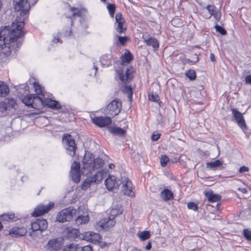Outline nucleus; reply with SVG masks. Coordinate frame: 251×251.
<instances>
[{"label": "nucleus", "mask_w": 251, "mask_h": 251, "mask_svg": "<svg viewBox=\"0 0 251 251\" xmlns=\"http://www.w3.org/2000/svg\"><path fill=\"white\" fill-rule=\"evenodd\" d=\"M16 18L11 26H5L0 30V47L1 52L9 55L12 51H16L21 46L20 42L22 35L24 22L28 18L31 5L37 0H13Z\"/></svg>", "instance_id": "nucleus-1"}, {"label": "nucleus", "mask_w": 251, "mask_h": 251, "mask_svg": "<svg viewBox=\"0 0 251 251\" xmlns=\"http://www.w3.org/2000/svg\"><path fill=\"white\" fill-rule=\"evenodd\" d=\"M104 161L100 157L94 158L93 155L86 152L84 156L81 167V173L84 176L97 173L103 166Z\"/></svg>", "instance_id": "nucleus-2"}, {"label": "nucleus", "mask_w": 251, "mask_h": 251, "mask_svg": "<svg viewBox=\"0 0 251 251\" xmlns=\"http://www.w3.org/2000/svg\"><path fill=\"white\" fill-rule=\"evenodd\" d=\"M104 184L106 188L111 191L117 189L121 184H122V191L125 195L130 197L134 196L132 182L127 177H122L121 180H120L114 176H109L105 180Z\"/></svg>", "instance_id": "nucleus-3"}, {"label": "nucleus", "mask_w": 251, "mask_h": 251, "mask_svg": "<svg viewBox=\"0 0 251 251\" xmlns=\"http://www.w3.org/2000/svg\"><path fill=\"white\" fill-rule=\"evenodd\" d=\"M122 212V206L119 205L114 206L110 210L109 217L100 220L98 224V226L101 229L108 230L114 226L115 224V217L121 214Z\"/></svg>", "instance_id": "nucleus-4"}, {"label": "nucleus", "mask_w": 251, "mask_h": 251, "mask_svg": "<svg viewBox=\"0 0 251 251\" xmlns=\"http://www.w3.org/2000/svg\"><path fill=\"white\" fill-rule=\"evenodd\" d=\"M33 85L36 93L37 95H40V98L42 100V108L44 106L54 110L59 109L61 108V105L58 101L46 97L45 92L38 83L34 82Z\"/></svg>", "instance_id": "nucleus-5"}, {"label": "nucleus", "mask_w": 251, "mask_h": 251, "mask_svg": "<svg viewBox=\"0 0 251 251\" xmlns=\"http://www.w3.org/2000/svg\"><path fill=\"white\" fill-rule=\"evenodd\" d=\"M106 174L107 171L105 170H100V171L95 173L92 176L87 177L82 184V189L86 190L91 185L101 182L105 176Z\"/></svg>", "instance_id": "nucleus-6"}, {"label": "nucleus", "mask_w": 251, "mask_h": 251, "mask_svg": "<svg viewBox=\"0 0 251 251\" xmlns=\"http://www.w3.org/2000/svg\"><path fill=\"white\" fill-rule=\"evenodd\" d=\"M22 101L25 105L36 109L42 108V100L40 95L29 94L25 96Z\"/></svg>", "instance_id": "nucleus-7"}, {"label": "nucleus", "mask_w": 251, "mask_h": 251, "mask_svg": "<svg viewBox=\"0 0 251 251\" xmlns=\"http://www.w3.org/2000/svg\"><path fill=\"white\" fill-rule=\"evenodd\" d=\"M62 142L67 153L71 156H75L76 147L74 137L68 134H64L62 137Z\"/></svg>", "instance_id": "nucleus-8"}, {"label": "nucleus", "mask_w": 251, "mask_h": 251, "mask_svg": "<svg viewBox=\"0 0 251 251\" xmlns=\"http://www.w3.org/2000/svg\"><path fill=\"white\" fill-rule=\"evenodd\" d=\"M134 69L131 66H128L126 70L119 68L116 70L117 76L123 84H126L133 78Z\"/></svg>", "instance_id": "nucleus-9"}, {"label": "nucleus", "mask_w": 251, "mask_h": 251, "mask_svg": "<svg viewBox=\"0 0 251 251\" xmlns=\"http://www.w3.org/2000/svg\"><path fill=\"white\" fill-rule=\"evenodd\" d=\"M76 213V210L73 207H69L62 209L57 214L56 219L60 222H65L70 221Z\"/></svg>", "instance_id": "nucleus-10"}, {"label": "nucleus", "mask_w": 251, "mask_h": 251, "mask_svg": "<svg viewBox=\"0 0 251 251\" xmlns=\"http://www.w3.org/2000/svg\"><path fill=\"white\" fill-rule=\"evenodd\" d=\"M64 244L62 237H57L49 240L45 248L46 251H60Z\"/></svg>", "instance_id": "nucleus-11"}, {"label": "nucleus", "mask_w": 251, "mask_h": 251, "mask_svg": "<svg viewBox=\"0 0 251 251\" xmlns=\"http://www.w3.org/2000/svg\"><path fill=\"white\" fill-rule=\"evenodd\" d=\"M122 109V103L119 100H112L109 103L106 109L107 114L112 116L118 115Z\"/></svg>", "instance_id": "nucleus-12"}, {"label": "nucleus", "mask_w": 251, "mask_h": 251, "mask_svg": "<svg viewBox=\"0 0 251 251\" xmlns=\"http://www.w3.org/2000/svg\"><path fill=\"white\" fill-rule=\"evenodd\" d=\"M231 112L234 118L233 121H235L238 126L245 132L247 129V126L243 114L235 108L231 109Z\"/></svg>", "instance_id": "nucleus-13"}, {"label": "nucleus", "mask_w": 251, "mask_h": 251, "mask_svg": "<svg viewBox=\"0 0 251 251\" xmlns=\"http://www.w3.org/2000/svg\"><path fill=\"white\" fill-rule=\"evenodd\" d=\"M53 206L54 203L53 202H50L46 205L40 204L34 209L31 215L33 217L41 216L49 211Z\"/></svg>", "instance_id": "nucleus-14"}, {"label": "nucleus", "mask_w": 251, "mask_h": 251, "mask_svg": "<svg viewBox=\"0 0 251 251\" xmlns=\"http://www.w3.org/2000/svg\"><path fill=\"white\" fill-rule=\"evenodd\" d=\"M48 222L46 220L43 218L36 219L31 222V229L33 231H40L41 233L48 227Z\"/></svg>", "instance_id": "nucleus-15"}, {"label": "nucleus", "mask_w": 251, "mask_h": 251, "mask_svg": "<svg viewBox=\"0 0 251 251\" xmlns=\"http://www.w3.org/2000/svg\"><path fill=\"white\" fill-rule=\"evenodd\" d=\"M81 168L79 163L74 161L71 167L70 176L72 180L75 183H78L80 180Z\"/></svg>", "instance_id": "nucleus-16"}, {"label": "nucleus", "mask_w": 251, "mask_h": 251, "mask_svg": "<svg viewBox=\"0 0 251 251\" xmlns=\"http://www.w3.org/2000/svg\"><path fill=\"white\" fill-rule=\"evenodd\" d=\"M92 122L97 126L103 127L110 125L112 120L110 117L102 116H94L91 117Z\"/></svg>", "instance_id": "nucleus-17"}, {"label": "nucleus", "mask_w": 251, "mask_h": 251, "mask_svg": "<svg viewBox=\"0 0 251 251\" xmlns=\"http://www.w3.org/2000/svg\"><path fill=\"white\" fill-rule=\"evenodd\" d=\"M115 20V28L117 32L119 33L124 32L126 29V26L121 13H118L116 14Z\"/></svg>", "instance_id": "nucleus-18"}, {"label": "nucleus", "mask_w": 251, "mask_h": 251, "mask_svg": "<svg viewBox=\"0 0 251 251\" xmlns=\"http://www.w3.org/2000/svg\"><path fill=\"white\" fill-rule=\"evenodd\" d=\"M82 236L84 240L93 244L99 243L101 239L99 233L91 231L84 232Z\"/></svg>", "instance_id": "nucleus-19"}, {"label": "nucleus", "mask_w": 251, "mask_h": 251, "mask_svg": "<svg viewBox=\"0 0 251 251\" xmlns=\"http://www.w3.org/2000/svg\"><path fill=\"white\" fill-rule=\"evenodd\" d=\"M16 102L14 99H6L0 102V111L3 112L10 109H16Z\"/></svg>", "instance_id": "nucleus-20"}, {"label": "nucleus", "mask_w": 251, "mask_h": 251, "mask_svg": "<svg viewBox=\"0 0 251 251\" xmlns=\"http://www.w3.org/2000/svg\"><path fill=\"white\" fill-rule=\"evenodd\" d=\"M206 8L210 14V16L207 18L208 19L212 16L216 21H220L221 15L220 12L215 5L209 4L206 6Z\"/></svg>", "instance_id": "nucleus-21"}, {"label": "nucleus", "mask_w": 251, "mask_h": 251, "mask_svg": "<svg viewBox=\"0 0 251 251\" xmlns=\"http://www.w3.org/2000/svg\"><path fill=\"white\" fill-rule=\"evenodd\" d=\"M109 132L114 136L120 137L124 136L126 133V130L121 127L110 126L108 127Z\"/></svg>", "instance_id": "nucleus-22"}, {"label": "nucleus", "mask_w": 251, "mask_h": 251, "mask_svg": "<svg viewBox=\"0 0 251 251\" xmlns=\"http://www.w3.org/2000/svg\"><path fill=\"white\" fill-rule=\"evenodd\" d=\"M204 194L208 201L211 202H217L221 199V197L220 195L215 194L213 191L210 190L205 191Z\"/></svg>", "instance_id": "nucleus-23"}, {"label": "nucleus", "mask_w": 251, "mask_h": 251, "mask_svg": "<svg viewBox=\"0 0 251 251\" xmlns=\"http://www.w3.org/2000/svg\"><path fill=\"white\" fill-rule=\"evenodd\" d=\"M26 232V230L24 228L14 227L9 231V234L12 237H18L19 236H23Z\"/></svg>", "instance_id": "nucleus-24"}, {"label": "nucleus", "mask_w": 251, "mask_h": 251, "mask_svg": "<svg viewBox=\"0 0 251 251\" xmlns=\"http://www.w3.org/2000/svg\"><path fill=\"white\" fill-rule=\"evenodd\" d=\"M160 197L164 201L173 199L174 194L172 192L168 189H164L160 193Z\"/></svg>", "instance_id": "nucleus-25"}, {"label": "nucleus", "mask_w": 251, "mask_h": 251, "mask_svg": "<svg viewBox=\"0 0 251 251\" xmlns=\"http://www.w3.org/2000/svg\"><path fill=\"white\" fill-rule=\"evenodd\" d=\"M89 221L88 213L87 211L84 212L83 214L79 215L75 220V223L77 225L85 224Z\"/></svg>", "instance_id": "nucleus-26"}, {"label": "nucleus", "mask_w": 251, "mask_h": 251, "mask_svg": "<svg viewBox=\"0 0 251 251\" xmlns=\"http://www.w3.org/2000/svg\"><path fill=\"white\" fill-rule=\"evenodd\" d=\"M111 55L110 54H104L101 56L100 62L102 67H108L111 64Z\"/></svg>", "instance_id": "nucleus-27"}, {"label": "nucleus", "mask_w": 251, "mask_h": 251, "mask_svg": "<svg viewBox=\"0 0 251 251\" xmlns=\"http://www.w3.org/2000/svg\"><path fill=\"white\" fill-rule=\"evenodd\" d=\"M144 41L148 46H151L154 50H157L159 47V43L154 38L150 37L147 39H145Z\"/></svg>", "instance_id": "nucleus-28"}, {"label": "nucleus", "mask_w": 251, "mask_h": 251, "mask_svg": "<svg viewBox=\"0 0 251 251\" xmlns=\"http://www.w3.org/2000/svg\"><path fill=\"white\" fill-rule=\"evenodd\" d=\"M9 89L6 84L0 81V97H5L8 95Z\"/></svg>", "instance_id": "nucleus-29"}, {"label": "nucleus", "mask_w": 251, "mask_h": 251, "mask_svg": "<svg viewBox=\"0 0 251 251\" xmlns=\"http://www.w3.org/2000/svg\"><path fill=\"white\" fill-rule=\"evenodd\" d=\"M121 59L123 63H129L132 59V55L128 50H126Z\"/></svg>", "instance_id": "nucleus-30"}, {"label": "nucleus", "mask_w": 251, "mask_h": 251, "mask_svg": "<svg viewBox=\"0 0 251 251\" xmlns=\"http://www.w3.org/2000/svg\"><path fill=\"white\" fill-rule=\"evenodd\" d=\"M222 164L223 162L220 160H216L214 161L207 162L206 163V167L211 169L215 170Z\"/></svg>", "instance_id": "nucleus-31"}, {"label": "nucleus", "mask_w": 251, "mask_h": 251, "mask_svg": "<svg viewBox=\"0 0 251 251\" xmlns=\"http://www.w3.org/2000/svg\"><path fill=\"white\" fill-rule=\"evenodd\" d=\"M137 236L141 241H145L150 238L151 234L150 231L145 230L139 232L137 233Z\"/></svg>", "instance_id": "nucleus-32"}, {"label": "nucleus", "mask_w": 251, "mask_h": 251, "mask_svg": "<svg viewBox=\"0 0 251 251\" xmlns=\"http://www.w3.org/2000/svg\"><path fill=\"white\" fill-rule=\"evenodd\" d=\"M123 91L127 95V98L129 100H131L132 97V90L131 87L130 86L125 85L123 89Z\"/></svg>", "instance_id": "nucleus-33"}, {"label": "nucleus", "mask_w": 251, "mask_h": 251, "mask_svg": "<svg viewBox=\"0 0 251 251\" xmlns=\"http://www.w3.org/2000/svg\"><path fill=\"white\" fill-rule=\"evenodd\" d=\"M14 218L15 214L12 213H8L7 214H3L0 217L1 220L6 221L13 220Z\"/></svg>", "instance_id": "nucleus-34"}, {"label": "nucleus", "mask_w": 251, "mask_h": 251, "mask_svg": "<svg viewBox=\"0 0 251 251\" xmlns=\"http://www.w3.org/2000/svg\"><path fill=\"white\" fill-rule=\"evenodd\" d=\"M186 76L190 80H194L196 78V75L195 71L190 70L186 73Z\"/></svg>", "instance_id": "nucleus-35"}, {"label": "nucleus", "mask_w": 251, "mask_h": 251, "mask_svg": "<svg viewBox=\"0 0 251 251\" xmlns=\"http://www.w3.org/2000/svg\"><path fill=\"white\" fill-rule=\"evenodd\" d=\"M169 161V157L166 155H163L160 157V164L162 167H164Z\"/></svg>", "instance_id": "nucleus-36"}, {"label": "nucleus", "mask_w": 251, "mask_h": 251, "mask_svg": "<svg viewBox=\"0 0 251 251\" xmlns=\"http://www.w3.org/2000/svg\"><path fill=\"white\" fill-rule=\"evenodd\" d=\"M107 9L111 17H113L114 15L115 6L113 4H108L107 5Z\"/></svg>", "instance_id": "nucleus-37"}, {"label": "nucleus", "mask_w": 251, "mask_h": 251, "mask_svg": "<svg viewBox=\"0 0 251 251\" xmlns=\"http://www.w3.org/2000/svg\"><path fill=\"white\" fill-rule=\"evenodd\" d=\"M214 28L217 32H219L223 35H224L226 33V30L220 25H215Z\"/></svg>", "instance_id": "nucleus-38"}, {"label": "nucleus", "mask_w": 251, "mask_h": 251, "mask_svg": "<svg viewBox=\"0 0 251 251\" xmlns=\"http://www.w3.org/2000/svg\"><path fill=\"white\" fill-rule=\"evenodd\" d=\"M243 235L247 240L251 241V231L245 229L243 230Z\"/></svg>", "instance_id": "nucleus-39"}, {"label": "nucleus", "mask_w": 251, "mask_h": 251, "mask_svg": "<svg viewBox=\"0 0 251 251\" xmlns=\"http://www.w3.org/2000/svg\"><path fill=\"white\" fill-rule=\"evenodd\" d=\"M187 207L188 209L193 210L195 211H197L198 209V206L197 204L193 202L188 203Z\"/></svg>", "instance_id": "nucleus-40"}, {"label": "nucleus", "mask_w": 251, "mask_h": 251, "mask_svg": "<svg viewBox=\"0 0 251 251\" xmlns=\"http://www.w3.org/2000/svg\"><path fill=\"white\" fill-rule=\"evenodd\" d=\"M117 37L118 41L122 45H124L128 40V38L126 36L122 37L118 36Z\"/></svg>", "instance_id": "nucleus-41"}, {"label": "nucleus", "mask_w": 251, "mask_h": 251, "mask_svg": "<svg viewBox=\"0 0 251 251\" xmlns=\"http://www.w3.org/2000/svg\"><path fill=\"white\" fill-rule=\"evenodd\" d=\"M67 230H68V232L69 233H72V234H73L72 237H73V238L76 237L78 232V230L76 229H75V228H69Z\"/></svg>", "instance_id": "nucleus-42"}, {"label": "nucleus", "mask_w": 251, "mask_h": 251, "mask_svg": "<svg viewBox=\"0 0 251 251\" xmlns=\"http://www.w3.org/2000/svg\"><path fill=\"white\" fill-rule=\"evenodd\" d=\"M72 11L73 12V16H77L79 17L81 16L80 11L77 8H73L72 9Z\"/></svg>", "instance_id": "nucleus-43"}, {"label": "nucleus", "mask_w": 251, "mask_h": 251, "mask_svg": "<svg viewBox=\"0 0 251 251\" xmlns=\"http://www.w3.org/2000/svg\"><path fill=\"white\" fill-rule=\"evenodd\" d=\"M249 171V168L245 166L241 167L239 169V172L240 174H243L245 172H248Z\"/></svg>", "instance_id": "nucleus-44"}, {"label": "nucleus", "mask_w": 251, "mask_h": 251, "mask_svg": "<svg viewBox=\"0 0 251 251\" xmlns=\"http://www.w3.org/2000/svg\"><path fill=\"white\" fill-rule=\"evenodd\" d=\"M81 251H93V250L92 246L87 245L83 247L81 249Z\"/></svg>", "instance_id": "nucleus-45"}, {"label": "nucleus", "mask_w": 251, "mask_h": 251, "mask_svg": "<svg viewBox=\"0 0 251 251\" xmlns=\"http://www.w3.org/2000/svg\"><path fill=\"white\" fill-rule=\"evenodd\" d=\"M52 42L53 44H57L58 43H60V38L59 35H57L54 36L53 39H52Z\"/></svg>", "instance_id": "nucleus-46"}, {"label": "nucleus", "mask_w": 251, "mask_h": 251, "mask_svg": "<svg viewBox=\"0 0 251 251\" xmlns=\"http://www.w3.org/2000/svg\"><path fill=\"white\" fill-rule=\"evenodd\" d=\"M149 99L152 101H157L158 100V97L153 94L149 95Z\"/></svg>", "instance_id": "nucleus-47"}, {"label": "nucleus", "mask_w": 251, "mask_h": 251, "mask_svg": "<svg viewBox=\"0 0 251 251\" xmlns=\"http://www.w3.org/2000/svg\"><path fill=\"white\" fill-rule=\"evenodd\" d=\"M160 137V135L158 134H153L151 137V139L152 141H156L158 140Z\"/></svg>", "instance_id": "nucleus-48"}, {"label": "nucleus", "mask_w": 251, "mask_h": 251, "mask_svg": "<svg viewBox=\"0 0 251 251\" xmlns=\"http://www.w3.org/2000/svg\"><path fill=\"white\" fill-rule=\"evenodd\" d=\"M245 82L247 84H251V75H248L246 77Z\"/></svg>", "instance_id": "nucleus-49"}, {"label": "nucleus", "mask_w": 251, "mask_h": 251, "mask_svg": "<svg viewBox=\"0 0 251 251\" xmlns=\"http://www.w3.org/2000/svg\"><path fill=\"white\" fill-rule=\"evenodd\" d=\"M238 190L243 193V194H245L247 192V189L244 188H239Z\"/></svg>", "instance_id": "nucleus-50"}, {"label": "nucleus", "mask_w": 251, "mask_h": 251, "mask_svg": "<svg viewBox=\"0 0 251 251\" xmlns=\"http://www.w3.org/2000/svg\"><path fill=\"white\" fill-rule=\"evenodd\" d=\"M93 69L95 70V72L94 73V75H96V73L98 71V67L97 66H96V65L95 64V63H94V65H93Z\"/></svg>", "instance_id": "nucleus-51"}, {"label": "nucleus", "mask_w": 251, "mask_h": 251, "mask_svg": "<svg viewBox=\"0 0 251 251\" xmlns=\"http://www.w3.org/2000/svg\"><path fill=\"white\" fill-rule=\"evenodd\" d=\"M146 249L147 250H150L151 248V242H148V243L147 244V245L146 246Z\"/></svg>", "instance_id": "nucleus-52"}, {"label": "nucleus", "mask_w": 251, "mask_h": 251, "mask_svg": "<svg viewBox=\"0 0 251 251\" xmlns=\"http://www.w3.org/2000/svg\"><path fill=\"white\" fill-rule=\"evenodd\" d=\"M65 36H70L71 35V30L69 29V30H67L64 33Z\"/></svg>", "instance_id": "nucleus-53"}, {"label": "nucleus", "mask_w": 251, "mask_h": 251, "mask_svg": "<svg viewBox=\"0 0 251 251\" xmlns=\"http://www.w3.org/2000/svg\"><path fill=\"white\" fill-rule=\"evenodd\" d=\"M210 59L211 61L214 62L215 61L214 55L213 53H211L210 55Z\"/></svg>", "instance_id": "nucleus-54"}, {"label": "nucleus", "mask_w": 251, "mask_h": 251, "mask_svg": "<svg viewBox=\"0 0 251 251\" xmlns=\"http://www.w3.org/2000/svg\"><path fill=\"white\" fill-rule=\"evenodd\" d=\"M131 251H141V250L138 249L137 248H134L132 249Z\"/></svg>", "instance_id": "nucleus-55"}, {"label": "nucleus", "mask_w": 251, "mask_h": 251, "mask_svg": "<svg viewBox=\"0 0 251 251\" xmlns=\"http://www.w3.org/2000/svg\"><path fill=\"white\" fill-rule=\"evenodd\" d=\"M109 168L110 169H112V168H113L115 167V165L114 164H111L109 165Z\"/></svg>", "instance_id": "nucleus-56"}, {"label": "nucleus", "mask_w": 251, "mask_h": 251, "mask_svg": "<svg viewBox=\"0 0 251 251\" xmlns=\"http://www.w3.org/2000/svg\"><path fill=\"white\" fill-rule=\"evenodd\" d=\"M2 228V225L1 223V222H0V230Z\"/></svg>", "instance_id": "nucleus-57"}, {"label": "nucleus", "mask_w": 251, "mask_h": 251, "mask_svg": "<svg viewBox=\"0 0 251 251\" xmlns=\"http://www.w3.org/2000/svg\"><path fill=\"white\" fill-rule=\"evenodd\" d=\"M1 6H2L1 1L0 0V9L1 8Z\"/></svg>", "instance_id": "nucleus-58"}, {"label": "nucleus", "mask_w": 251, "mask_h": 251, "mask_svg": "<svg viewBox=\"0 0 251 251\" xmlns=\"http://www.w3.org/2000/svg\"><path fill=\"white\" fill-rule=\"evenodd\" d=\"M101 1L102 2H105L106 1V0H101Z\"/></svg>", "instance_id": "nucleus-59"}, {"label": "nucleus", "mask_w": 251, "mask_h": 251, "mask_svg": "<svg viewBox=\"0 0 251 251\" xmlns=\"http://www.w3.org/2000/svg\"><path fill=\"white\" fill-rule=\"evenodd\" d=\"M23 178H24V177L22 178V179H21L22 181H24Z\"/></svg>", "instance_id": "nucleus-60"}]
</instances>
